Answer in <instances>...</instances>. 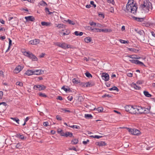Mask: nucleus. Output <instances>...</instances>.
Masks as SVG:
<instances>
[{
    "label": "nucleus",
    "mask_w": 155,
    "mask_h": 155,
    "mask_svg": "<svg viewBox=\"0 0 155 155\" xmlns=\"http://www.w3.org/2000/svg\"><path fill=\"white\" fill-rule=\"evenodd\" d=\"M134 0H129L126 5V9L128 12L136 15L137 12V7L136 3H134Z\"/></svg>",
    "instance_id": "obj_1"
},
{
    "label": "nucleus",
    "mask_w": 155,
    "mask_h": 155,
    "mask_svg": "<svg viewBox=\"0 0 155 155\" xmlns=\"http://www.w3.org/2000/svg\"><path fill=\"white\" fill-rule=\"evenodd\" d=\"M142 110L140 108V106L132 105L130 113L133 114H139V112H141Z\"/></svg>",
    "instance_id": "obj_2"
},
{
    "label": "nucleus",
    "mask_w": 155,
    "mask_h": 155,
    "mask_svg": "<svg viewBox=\"0 0 155 155\" xmlns=\"http://www.w3.org/2000/svg\"><path fill=\"white\" fill-rule=\"evenodd\" d=\"M54 45L64 49H66L67 48H71V45H67L65 42H63L61 43L59 42H56L54 43Z\"/></svg>",
    "instance_id": "obj_3"
},
{
    "label": "nucleus",
    "mask_w": 155,
    "mask_h": 155,
    "mask_svg": "<svg viewBox=\"0 0 155 155\" xmlns=\"http://www.w3.org/2000/svg\"><path fill=\"white\" fill-rule=\"evenodd\" d=\"M26 56L32 59L33 61H36L38 60L37 58L33 54L29 51H25L23 53Z\"/></svg>",
    "instance_id": "obj_4"
},
{
    "label": "nucleus",
    "mask_w": 155,
    "mask_h": 155,
    "mask_svg": "<svg viewBox=\"0 0 155 155\" xmlns=\"http://www.w3.org/2000/svg\"><path fill=\"white\" fill-rule=\"evenodd\" d=\"M46 88V86L43 85L37 84L33 87V89L35 90L41 91L45 90Z\"/></svg>",
    "instance_id": "obj_5"
},
{
    "label": "nucleus",
    "mask_w": 155,
    "mask_h": 155,
    "mask_svg": "<svg viewBox=\"0 0 155 155\" xmlns=\"http://www.w3.org/2000/svg\"><path fill=\"white\" fill-rule=\"evenodd\" d=\"M129 131L130 133L134 135H138L140 134V131L137 129L128 128Z\"/></svg>",
    "instance_id": "obj_6"
},
{
    "label": "nucleus",
    "mask_w": 155,
    "mask_h": 155,
    "mask_svg": "<svg viewBox=\"0 0 155 155\" xmlns=\"http://www.w3.org/2000/svg\"><path fill=\"white\" fill-rule=\"evenodd\" d=\"M8 106V105L6 102H2L0 103V110L3 112L5 111Z\"/></svg>",
    "instance_id": "obj_7"
},
{
    "label": "nucleus",
    "mask_w": 155,
    "mask_h": 155,
    "mask_svg": "<svg viewBox=\"0 0 155 155\" xmlns=\"http://www.w3.org/2000/svg\"><path fill=\"white\" fill-rule=\"evenodd\" d=\"M140 108L142 110H141V112H139V114H141L142 113L144 114H148L150 112V108H146L144 107H143L141 106H140Z\"/></svg>",
    "instance_id": "obj_8"
},
{
    "label": "nucleus",
    "mask_w": 155,
    "mask_h": 155,
    "mask_svg": "<svg viewBox=\"0 0 155 155\" xmlns=\"http://www.w3.org/2000/svg\"><path fill=\"white\" fill-rule=\"evenodd\" d=\"M102 78L105 81H107L109 79V76L107 73H103L102 74Z\"/></svg>",
    "instance_id": "obj_9"
},
{
    "label": "nucleus",
    "mask_w": 155,
    "mask_h": 155,
    "mask_svg": "<svg viewBox=\"0 0 155 155\" xmlns=\"http://www.w3.org/2000/svg\"><path fill=\"white\" fill-rule=\"evenodd\" d=\"M23 67L20 65H18L16 67L14 70V73L17 74L19 72L23 69Z\"/></svg>",
    "instance_id": "obj_10"
},
{
    "label": "nucleus",
    "mask_w": 155,
    "mask_h": 155,
    "mask_svg": "<svg viewBox=\"0 0 155 155\" xmlns=\"http://www.w3.org/2000/svg\"><path fill=\"white\" fill-rule=\"evenodd\" d=\"M96 144L100 147L105 146L107 144L105 141H101L96 142Z\"/></svg>",
    "instance_id": "obj_11"
},
{
    "label": "nucleus",
    "mask_w": 155,
    "mask_h": 155,
    "mask_svg": "<svg viewBox=\"0 0 155 155\" xmlns=\"http://www.w3.org/2000/svg\"><path fill=\"white\" fill-rule=\"evenodd\" d=\"M33 70V74H36L37 75L42 74L44 73L43 71H42L41 70Z\"/></svg>",
    "instance_id": "obj_12"
},
{
    "label": "nucleus",
    "mask_w": 155,
    "mask_h": 155,
    "mask_svg": "<svg viewBox=\"0 0 155 155\" xmlns=\"http://www.w3.org/2000/svg\"><path fill=\"white\" fill-rule=\"evenodd\" d=\"M30 44L31 45H36L39 43V40L38 39H35L30 41H29Z\"/></svg>",
    "instance_id": "obj_13"
},
{
    "label": "nucleus",
    "mask_w": 155,
    "mask_h": 155,
    "mask_svg": "<svg viewBox=\"0 0 155 155\" xmlns=\"http://www.w3.org/2000/svg\"><path fill=\"white\" fill-rule=\"evenodd\" d=\"M25 18L27 21H33L35 20V18L32 16H26L25 17Z\"/></svg>",
    "instance_id": "obj_14"
},
{
    "label": "nucleus",
    "mask_w": 155,
    "mask_h": 155,
    "mask_svg": "<svg viewBox=\"0 0 155 155\" xmlns=\"http://www.w3.org/2000/svg\"><path fill=\"white\" fill-rule=\"evenodd\" d=\"M33 74V69L31 70H28L24 73V74L25 75H28V76H30Z\"/></svg>",
    "instance_id": "obj_15"
},
{
    "label": "nucleus",
    "mask_w": 155,
    "mask_h": 155,
    "mask_svg": "<svg viewBox=\"0 0 155 155\" xmlns=\"http://www.w3.org/2000/svg\"><path fill=\"white\" fill-rule=\"evenodd\" d=\"M80 80L78 78H74L72 79V83L75 84H79Z\"/></svg>",
    "instance_id": "obj_16"
},
{
    "label": "nucleus",
    "mask_w": 155,
    "mask_h": 155,
    "mask_svg": "<svg viewBox=\"0 0 155 155\" xmlns=\"http://www.w3.org/2000/svg\"><path fill=\"white\" fill-rule=\"evenodd\" d=\"M132 105H127L125 107V109L126 111L130 113L131 108Z\"/></svg>",
    "instance_id": "obj_17"
},
{
    "label": "nucleus",
    "mask_w": 155,
    "mask_h": 155,
    "mask_svg": "<svg viewBox=\"0 0 155 155\" xmlns=\"http://www.w3.org/2000/svg\"><path fill=\"white\" fill-rule=\"evenodd\" d=\"M132 17L135 20H136L138 21L139 22H142L143 21L144 18H138L137 17H135L134 16H132Z\"/></svg>",
    "instance_id": "obj_18"
},
{
    "label": "nucleus",
    "mask_w": 155,
    "mask_h": 155,
    "mask_svg": "<svg viewBox=\"0 0 155 155\" xmlns=\"http://www.w3.org/2000/svg\"><path fill=\"white\" fill-rule=\"evenodd\" d=\"M55 26L59 29L64 28L65 25L63 24H55Z\"/></svg>",
    "instance_id": "obj_19"
},
{
    "label": "nucleus",
    "mask_w": 155,
    "mask_h": 155,
    "mask_svg": "<svg viewBox=\"0 0 155 155\" xmlns=\"http://www.w3.org/2000/svg\"><path fill=\"white\" fill-rule=\"evenodd\" d=\"M16 137L22 140H24L26 139V137H24L23 135H21L19 134H17Z\"/></svg>",
    "instance_id": "obj_20"
},
{
    "label": "nucleus",
    "mask_w": 155,
    "mask_h": 155,
    "mask_svg": "<svg viewBox=\"0 0 155 155\" xmlns=\"http://www.w3.org/2000/svg\"><path fill=\"white\" fill-rule=\"evenodd\" d=\"M66 87L67 88H65V86H64L62 87L61 89L64 90L66 92H67L68 91L69 92L71 91V90H70V88L68 87V86H66Z\"/></svg>",
    "instance_id": "obj_21"
},
{
    "label": "nucleus",
    "mask_w": 155,
    "mask_h": 155,
    "mask_svg": "<svg viewBox=\"0 0 155 155\" xmlns=\"http://www.w3.org/2000/svg\"><path fill=\"white\" fill-rule=\"evenodd\" d=\"M41 25L42 26H50L51 25V22H46L45 21H42L41 23Z\"/></svg>",
    "instance_id": "obj_22"
},
{
    "label": "nucleus",
    "mask_w": 155,
    "mask_h": 155,
    "mask_svg": "<svg viewBox=\"0 0 155 155\" xmlns=\"http://www.w3.org/2000/svg\"><path fill=\"white\" fill-rule=\"evenodd\" d=\"M73 136V134L67 131L64 134V136L66 137H72Z\"/></svg>",
    "instance_id": "obj_23"
},
{
    "label": "nucleus",
    "mask_w": 155,
    "mask_h": 155,
    "mask_svg": "<svg viewBox=\"0 0 155 155\" xmlns=\"http://www.w3.org/2000/svg\"><path fill=\"white\" fill-rule=\"evenodd\" d=\"M95 83L93 82H88L86 83V87H90L94 85Z\"/></svg>",
    "instance_id": "obj_24"
},
{
    "label": "nucleus",
    "mask_w": 155,
    "mask_h": 155,
    "mask_svg": "<svg viewBox=\"0 0 155 155\" xmlns=\"http://www.w3.org/2000/svg\"><path fill=\"white\" fill-rule=\"evenodd\" d=\"M143 94L144 95L147 97H150L152 96V95L149 94V92L147 91H143Z\"/></svg>",
    "instance_id": "obj_25"
},
{
    "label": "nucleus",
    "mask_w": 155,
    "mask_h": 155,
    "mask_svg": "<svg viewBox=\"0 0 155 155\" xmlns=\"http://www.w3.org/2000/svg\"><path fill=\"white\" fill-rule=\"evenodd\" d=\"M74 34L76 36H80L83 35V33L82 32H79L76 31L74 32Z\"/></svg>",
    "instance_id": "obj_26"
},
{
    "label": "nucleus",
    "mask_w": 155,
    "mask_h": 155,
    "mask_svg": "<svg viewBox=\"0 0 155 155\" xmlns=\"http://www.w3.org/2000/svg\"><path fill=\"white\" fill-rule=\"evenodd\" d=\"M38 5H39L42 6H47V5L46 3L45 2L43 1L39 2L38 3Z\"/></svg>",
    "instance_id": "obj_27"
},
{
    "label": "nucleus",
    "mask_w": 155,
    "mask_h": 155,
    "mask_svg": "<svg viewBox=\"0 0 155 155\" xmlns=\"http://www.w3.org/2000/svg\"><path fill=\"white\" fill-rule=\"evenodd\" d=\"M91 40V38L90 37H86L84 39V41L86 43H88L90 42Z\"/></svg>",
    "instance_id": "obj_28"
},
{
    "label": "nucleus",
    "mask_w": 155,
    "mask_h": 155,
    "mask_svg": "<svg viewBox=\"0 0 155 155\" xmlns=\"http://www.w3.org/2000/svg\"><path fill=\"white\" fill-rule=\"evenodd\" d=\"M85 117L87 119H92L93 117L92 116L91 114H85Z\"/></svg>",
    "instance_id": "obj_29"
},
{
    "label": "nucleus",
    "mask_w": 155,
    "mask_h": 155,
    "mask_svg": "<svg viewBox=\"0 0 155 155\" xmlns=\"http://www.w3.org/2000/svg\"><path fill=\"white\" fill-rule=\"evenodd\" d=\"M112 29H107V28H105V29H102V32H110L112 31Z\"/></svg>",
    "instance_id": "obj_30"
},
{
    "label": "nucleus",
    "mask_w": 155,
    "mask_h": 155,
    "mask_svg": "<svg viewBox=\"0 0 155 155\" xmlns=\"http://www.w3.org/2000/svg\"><path fill=\"white\" fill-rule=\"evenodd\" d=\"M135 31L138 34L140 35H142L143 33H144V31L142 30H140L138 31L137 29H135Z\"/></svg>",
    "instance_id": "obj_31"
},
{
    "label": "nucleus",
    "mask_w": 155,
    "mask_h": 155,
    "mask_svg": "<svg viewBox=\"0 0 155 155\" xmlns=\"http://www.w3.org/2000/svg\"><path fill=\"white\" fill-rule=\"evenodd\" d=\"M11 119L13 121H15L18 124H19V120L17 117H11Z\"/></svg>",
    "instance_id": "obj_32"
},
{
    "label": "nucleus",
    "mask_w": 155,
    "mask_h": 155,
    "mask_svg": "<svg viewBox=\"0 0 155 155\" xmlns=\"http://www.w3.org/2000/svg\"><path fill=\"white\" fill-rule=\"evenodd\" d=\"M128 57L132 59H139L140 57H138V56L136 55H129Z\"/></svg>",
    "instance_id": "obj_33"
},
{
    "label": "nucleus",
    "mask_w": 155,
    "mask_h": 155,
    "mask_svg": "<svg viewBox=\"0 0 155 155\" xmlns=\"http://www.w3.org/2000/svg\"><path fill=\"white\" fill-rule=\"evenodd\" d=\"M147 8L149 9H152V6L151 3L150 2H147Z\"/></svg>",
    "instance_id": "obj_34"
},
{
    "label": "nucleus",
    "mask_w": 155,
    "mask_h": 155,
    "mask_svg": "<svg viewBox=\"0 0 155 155\" xmlns=\"http://www.w3.org/2000/svg\"><path fill=\"white\" fill-rule=\"evenodd\" d=\"M78 140L76 139H74L71 141V143L72 144H76L78 143Z\"/></svg>",
    "instance_id": "obj_35"
},
{
    "label": "nucleus",
    "mask_w": 155,
    "mask_h": 155,
    "mask_svg": "<svg viewBox=\"0 0 155 155\" xmlns=\"http://www.w3.org/2000/svg\"><path fill=\"white\" fill-rule=\"evenodd\" d=\"M65 21L68 22L69 24L71 25H74L75 24L74 22L72 21L69 19H68L67 20H64Z\"/></svg>",
    "instance_id": "obj_36"
},
{
    "label": "nucleus",
    "mask_w": 155,
    "mask_h": 155,
    "mask_svg": "<svg viewBox=\"0 0 155 155\" xmlns=\"http://www.w3.org/2000/svg\"><path fill=\"white\" fill-rule=\"evenodd\" d=\"M85 74L87 77L88 78H92V75L88 72H86L85 73Z\"/></svg>",
    "instance_id": "obj_37"
},
{
    "label": "nucleus",
    "mask_w": 155,
    "mask_h": 155,
    "mask_svg": "<svg viewBox=\"0 0 155 155\" xmlns=\"http://www.w3.org/2000/svg\"><path fill=\"white\" fill-rule=\"evenodd\" d=\"M45 11L46 13L48 15H51L52 13V12H51L49 11V9L48 8H45Z\"/></svg>",
    "instance_id": "obj_38"
},
{
    "label": "nucleus",
    "mask_w": 155,
    "mask_h": 155,
    "mask_svg": "<svg viewBox=\"0 0 155 155\" xmlns=\"http://www.w3.org/2000/svg\"><path fill=\"white\" fill-rule=\"evenodd\" d=\"M120 42L122 43V44H126V43H129V41H126V40H124L121 39H120L119 40Z\"/></svg>",
    "instance_id": "obj_39"
},
{
    "label": "nucleus",
    "mask_w": 155,
    "mask_h": 155,
    "mask_svg": "<svg viewBox=\"0 0 155 155\" xmlns=\"http://www.w3.org/2000/svg\"><path fill=\"white\" fill-rule=\"evenodd\" d=\"M109 90L110 91H112V90L115 91V90H116V91H118V88L116 87H115V86H114L112 87L109 88Z\"/></svg>",
    "instance_id": "obj_40"
},
{
    "label": "nucleus",
    "mask_w": 155,
    "mask_h": 155,
    "mask_svg": "<svg viewBox=\"0 0 155 155\" xmlns=\"http://www.w3.org/2000/svg\"><path fill=\"white\" fill-rule=\"evenodd\" d=\"M16 84L17 85L21 87H22L23 86V84L22 82H17L16 83Z\"/></svg>",
    "instance_id": "obj_41"
},
{
    "label": "nucleus",
    "mask_w": 155,
    "mask_h": 155,
    "mask_svg": "<svg viewBox=\"0 0 155 155\" xmlns=\"http://www.w3.org/2000/svg\"><path fill=\"white\" fill-rule=\"evenodd\" d=\"M70 127H71L73 129L75 128L78 129H79L80 128V127L79 126L77 125H72Z\"/></svg>",
    "instance_id": "obj_42"
},
{
    "label": "nucleus",
    "mask_w": 155,
    "mask_h": 155,
    "mask_svg": "<svg viewBox=\"0 0 155 155\" xmlns=\"http://www.w3.org/2000/svg\"><path fill=\"white\" fill-rule=\"evenodd\" d=\"M138 60H136L134 59L130 60L129 61L133 64H137V63Z\"/></svg>",
    "instance_id": "obj_43"
},
{
    "label": "nucleus",
    "mask_w": 155,
    "mask_h": 155,
    "mask_svg": "<svg viewBox=\"0 0 155 155\" xmlns=\"http://www.w3.org/2000/svg\"><path fill=\"white\" fill-rule=\"evenodd\" d=\"M62 110L63 111L64 113L71 112V111L70 110H67L66 108H62Z\"/></svg>",
    "instance_id": "obj_44"
},
{
    "label": "nucleus",
    "mask_w": 155,
    "mask_h": 155,
    "mask_svg": "<svg viewBox=\"0 0 155 155\" xmlns=\"http://www.w3.org/2000/svg\"><path fill=\"white\" fill-rule=\"evenodd\" d=\"M91 137H93L94 138H96L97 139H99L102 137V136H98V135H95V136H91Z\"/></svg>",
    "instance_id": "obj_45"
},
{
    "label": "nucleus",
    "mask_w": 155,
    "mask_h": 155,
    "mask_svg": "<svg viewBox=\"0 0 155 155\" xmlns=\"http://www.w3.org/2000/svg\"><path fill=\"white\" fill-rule=\"evenodd\" d=\"M103 108L102 107H99L97 109V110L99 112H102L103 110Z\"/></svg>",
    "instance_id": "obj_46"
},
{
    "label": "nucleus",
    "mask_w": 155,
    "mask_h": 155,
    "mask_svg": "<svg viewBox=\"0 0 155 155\" xmlns=\"http://www.w3.org/2000/svg\"><path fill=\"white\" fill-rule=\"evenodd\" d=\"M39 96L44 97H47V95L44 93H39Z\"/></svg>",
    "instance_id": "obj_47"
},
{
    "label": "nucleus",
    "mask_w": 155,
    "mask_h": 155,
    "mask_svg": "<svg viewBox=\"0 0 155 155\" xmlns=\"http://www.w3.org/2000/svg\"><path fill=\"white\" fill-rule=\"evenodd\" d=\"M137 64H139V65H140L142 66H145L144 64L142 62L140 61L139 60H137Z\"/></svg>",
    "instance_id": "obj_48"
},
{
    "label": "nucleus",
    "mask_w": 155,
    "mask_h": 155,
    "mask_svg": "<svg viewBox=\"0 0 155 155\" xmlns=\"http://www.w3.org/2000/svg\"><path fill=\"white\" fill-rule=\"evenodd\" d=\"M134 88L136 90H139L141 87L139 86H138L136 84H134Z\"/></svg>",
    "instance_id": "obj_49"
},
{
    "label": "nucleus",
    "mask_w": 155,
    "mask_h": 155,
    "mask_svg": "<svg viewBox=\"0 0 155 155\" xmlns=\"http://www.w3.org/2000/svg\"><path fill=\"white\" fill-rule=\"evenodd\" d=\"M21 144L19 143H18L16 145L15 147L17 149H19L21 148Z\"/></svg>",
    "instance_id": "obj_50"
},
{
    "label": "nucleus",
    "mask_w": 155,
    "mask_h": 155,
    "mask_svg": "<svg viewBox=\"0 0 155 155\" xmlns=\"http://www.w3.org/2000/svg\"><path fill=\"white\" fill-rule=\"evenodd\" d=\"M110 97H111V96H110V95L107 94H105L102 96V97L103 98Z\"/></svg>",
    "instance_id": "obj_51"
},
{
    "label": "nucleus",
    "mask_w": 155,
    "mask_h": 155,
    "mask_svg": "<svg viewBox=\"0 0 155 155\" xmlns=\"http://www.w3.org/2000/svg\"><path fill=\"white\" fill-rule=\"evenodd\" d=\"M85 84H86V83H84L81 82L80 81L79 85L82 86V87H85Z\"/></svg>",
    "instance_id": "obj_52"
},
{
    "label": "nucleus",
    "mask_w": 155,
    "mask_h": 155,
    "mask_svg": "<svg viewBox=\"0 0 155 155\" xmlns=\"http://www.w3.org/2000/svg\"><path fill=\"white\" fill-rule=\"evenodd\" d=\"M147 2L145 3L144 2V4L142 5L141 6L143 8H145L146 7L147 8Z\"/></svg>",
    "instance_id": "obj_53"
},
{
    "label": "nucleus",
    "mask_w": 155,
    "mask_h": 155,
    "mask_svg": "<svg viewBox=\"0 0 155 155\" xmlns=\"http://www.w3.org/2000/svg\"><path fill=\"white\" fill-rule=\"evenodd\" d=\"M56 118L58 120H61L62 118L59 115H57L56 116Z\"/></svg>",
    "instance_id": "obj_54"
},
{
    "label": "nucleus",
    "mask_w": 155,
    "mask_h": 155,
    "mask_svg": "<svg viewBox=\"0 0 155 155\" xmlns=\"http://www.w3.org/2000/svg\"><path fill=\"white\" fill-rule=\"evenodd\" d=\"M109 11L111 13H114V8L112 7H110L109 9Z\"/></svg>",
    "instance_id": "obj_55"
},
{
    "label": "nucleus",
    "mask_w": 155,
    "mask_h": 155,
    "mask_svg": "<svg viewBox=\"0 0 155 155\" xmlns=\"http://www.w3.org/2000/svg\"><path fill=\"white\" fill-rule=\"evenodd\" d=\"M0 76L2 77H4V72L2 70L0 71Z\"/></svg>",
    "instance_id": "obj_56"
},
{
    "label": "nucleus",
    "mask_w": 155,
    "mask_h": 155,
    "mask_svg": "<svg viewBox=\"0 0 155 155\" xmlns=\"http://www.w3.org/2000/svg\"><path fill=\"white\" fill-rule=\"evenodd\" d=\"M64 134L65 133L64 132L63 130H62L61 132H60V133L59 134H60L61 136L64 137Z\"/></svg>",
    "instance_id": "obj_57"
},
{
    "label": "nucleus",
    "mask_w": 155,
    "mask_h": 155,
    "mask_svg": "<svg viewBox=\"0 0 155 155\" xmlns=\"http://www.w3.org/2000/svg\"><path fill=\"white\" fill-rule=\"evenodd\" d=\"M108 2L110 3H111L113 4L114 3V0H107Z\"/></svg>",
    "instance_id": "obj_58"
},
{
    "label": "nucleus",
    "mask_w": 155,
    "mask_h": 155,
    "mask_svg": "<svg viewBox=\"0 0 155 155\" xmlns=\"http://www.w3.org/2000/svg\"><path fill=\"white\" fill-rule=\"evenodd\" d=\"M73 97L72 96H68V97H67V98L68 99V100L69 101H71V100H72L73 99Z\"/></svg>",
    "instance_id": "obj_59"
},
{
    "label": "nucleus",
    "mask_w": 155,
    "mask_h": 155,
    "mask_svg": "<svg viewBox=\"0 0 155 155\" xmlns=\"http://www.w3.org/2000/svg\"><path fill=\"white\" fill-rule=\"evenodd\" d=\"M69 150H74L76 151H77L76 149L74 147H72L71 148H69Z\"/></svg>",
    "instance_id": "obj_60"
},
{
    "label": "nucleus",
    "mask_w": 155,
    "mask_h": 155,
    "mask_svg": "<svg viewBox=\"0 0 155 155\" xmlns=\"http://www.w3.org/2000/svg\"><path fill=\"white\" fill-rule=\"evenodd\" d=\"M89 24L91 25H94V26H95L96 25V24L95 23L93 22H90Z\"/></svg>",
    "instance_id": "obj_61"
},
{
    "label": "nucleus",
    "mask_w": 155,
    "mask_h": 155,
    "mask_svg": "<svg viewBox=\"0 0 155 155\" xmlns=\"http://www.w3.org/2000/svg\"><path fill=\"white\" fill-rule=\"evenodd\" d=\"M143 83V81H138L137 82V84H142Z\"/></svg>",
    "instance_id": "obj_62"
},
{
    "label": "nucleus",
    "mask_w": 155,
    "mask_h": 155,
    "mask_svg": "<svg viewBox=\"0 0 155 155\" xmlns=\"http://www.w3.org/2000/svg\"><path fill=\"white\" fill-rule=\"evenodd\" d=\"M89 140L87 139L86 141H83V143L84 145L87 144L88 142H89Z\"/></svg>",
    "instance_id": "obj_63"
},
{
    "label": "nucleus",
    "mask_w": 155,
    "mask_h": 155,
    "mask_svg": "<svg viewBox=\"0 0 155 155\" xmlns=\"http://www.w3.org/2000/svg\"><path fill=\"white\" fill-rule=\"evenodd\" d=\"M127 76L130 77H132L133 76V74L131 73H129L127 74Z\"/></svg>",
    "instance_id": "obj_64"
}]
</instances>
